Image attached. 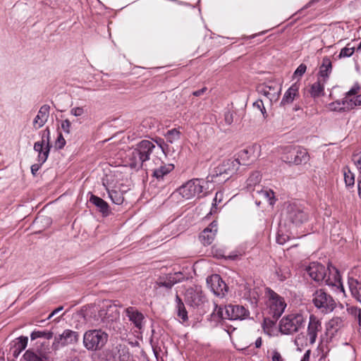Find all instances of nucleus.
<instances>
[{
  "label": "nucleus",
  "instance_id": "c03bdc74",
  "mask_svg": "<svg viewBox=\"0 0 361 361\" xmlns=\"http://www.w3.org/2000/svg\"><path fill=\"white\" fill-rule=\"evenodd\" d=\"M178 316L183 320V322H187L188 319V312L185 305L176 307Z\"/></svg>",
  "mask_w": 361,
  "mask_h": 361
},
{
  "label": "nucleus",
  "instance_id": "6e6552de",
  "mask_svg": "<svg viewBox=\"0 0 361 361\" xmlns=\"http://www.w3.org/2000/svg\"><path fill=\"white\" fill-rule=\"evenodd\" d=\"M305 317L301 313H292L283 317L279 322V331L281 334L291 335L304 327Z\"/></svg>",
  "mask_w": 361,
  "mask_h": 361
},
{
  "label": "nucleus",
  "instance_id": "b1692460",
  "mask_svg": "<svg viewBox=\"0 0 361 361\" xmlns=\"http://www.w3.org/2000/svg\"><path fill=\"white\" fill-rule=\"evenodd\" d=\"M102 184L106 190L109 197L113 203L118 205L123 204L124 200L123 193L120 190L110 189L109 185V178L107 176L102 179Z\"/></svg>",
  "mask_w": 361,
  "mask_h": 361
},
{
  "label": "nucleus",
  "instance_id": "393cba45",
  "mask_svg": "<svg viewBox=\"0 0 361 361\" xmlns=\"http://www.w3.org/2000/svg\"><path fill=\"white\" fill-rule=\"evenodd\" d=\"M299 87L300 85L298 83L293 84L285 92L281 101V105L286 106L287 104H292L293 102L299 97Z\"/></svg>",
  "mask_w": 361,
  "mask_h": 361
},
{
  "label": "nucleus",
  "instance_id": "e433bc0d",
  "mask_svg": "<svg viewBox=\"0 0 361 361\" xmlns=\"http://www.w3.org/2000/svg\"><path fill=\"white\" fill-rule=\"evenodd\" d=\"M53 332L48 331H34L31 333L30 338L32 341L38 338H44L46 339H51L53 337Z\"/></svg>",
  "mask_w": 361,
  "mask_h": 361
},
{
  "label": "nucleus",
  "instance_id": "c9c22d12",
  "mask_svg": "<svg viewBox=\"0 0 361 361\" xmlns=\"http://www.w3.org/2000/svg\"><path fill=\"white\" fill-rule=\"evenodd\" d=\"M343 105H346L348 109H353L356 106L361 105V94L357 95L353 99L343 98L342 99Z\"/></svg>",
  "mask_w": 361,
  "mask_h": 361
},
{
  "label": "nucleus",
  "instance_id": "dca6fc26",
  "mask_svg": "<svg viewBox=\"0 0 361 361\" xmlns=\"http://www.w3.org/2000/svg\"><path fill=\"white\" fill-rule=\"evenodd\" d=\"M322 329L321 321L314 315L310 316L309 323L307 329L306 340L309 344L312 345L315 343L318 333L321 332Z\"/></svg>",
  "mask_w": 361,
  "mask_h": 361
},
{
  "label": "nucleus",
  "instance_id": "79ce46f5",
  "mask_svg": "<svg viewBox=\"0 0 361 361\" xmlns=\"http://www.w3.org/2000/svg\"><path fill=\"white\" fill-rule=\"evenodd\" d=\"M329 109L331 111H344L347 107L346 105H343L342 101H336L329 104Z\"/></svg>",
  "mask_w": 361,
  "mask_h": 361
},
{
  "label": "nucleus",
  "instance_id": "052dcab7",
  "mask_svg": "<svg viewBox=\"0 0 361 361\" xmlns=\"http://www.w3.org/2000/svg\"><path fill=\"white\" fill-rule=\"evenodd\" d=\"M176 307L185 305L183 302L182 301V299L179 297V295L178 294L176 295Z\"/></svg>",
  "mask_w": 361,
  "mask_h": 361
},
{
  "label": "nucleus",
  "instance_id": "72a5a7b5",
  "mask_svg": "<svg viewBox=\"0 0 361 361\" xmlns=\"http://www.w3.org/2000/svg\"><path fill=\"white\" fill-rule=\"evenodd\" d=\"M25 361H45L47 357L41 352H35L32 350H27L23 355Z\"/></svg>",
  "mask_w": 361,
  "mask_h": 361
},
{
  "label": "nucleus",
  "instance_id": "a18cd8bd",
  "mask_svg": "<svg viewBox=\"0 0 361 361\" xmlns=\"http://www.w3.org/2000/svg\"><path fill=\"white\" fill-rule=\"evenodd\" d=\"M347 312L348 314H351L356 319L357 321L359 320L360 315L361 316V309L357 307L350 306L347 308Z\"/></svg>",
  "mask_w": 361,
  "mask_h": 361
},
{
  "label": "nucleus",
  "instance_id": "774afa93",
  "mask_svg": "<svg viewBox=\"0 0 361 361\" xmlns=\"http://www.w3.org/2000/svg\"><path fill=\"white\" fill-rule=\"evenodd\" d=\"M67 361H80L78 357H73L70 360H68Z\"/></svg>",
  "mask_w": 361,
  "mask_h": 361
},
{
  "label": "nucleus",
  "instance_id": "c85d7f7f",
  "mask_svg": "<svg viewBox=\"0 0 361 361\" xmlns=\"http://www.w3.org/2000/svg\"><path fill=\"white\" fill-rule=\"evenodd\" d=\"M177 274H169L166 277H160L157 281V286L158 287H164L168 290L171 288L177 283L180 282V280L176 279Z\"/></svg>",
  "mask_w": 361,
  "mask_h": 361
},
{
  "label": "nucleus",
  "instance_id": "603ef678",
  "mask_svg": "<svg viewBox=\"0 0 361 361\" xmlns=\"http://www.w3.org/2000/svg\"><path fill=\"white\" fill-rule=\"evenodd\" d=\"M156 143L158 145V147H156V152L158 153L159 151L161 152L162 153H164V141L161 138H157L155 140Z\"/></svg>",
  "mask_w": 361,
  "mask_h": 361
},
{
  "label": "nucleus",
  "instance_id": "6e6d98bb",
  "mask_svg": "<svg viewBox=\"0 0 361 361\" xmlns=\"http://www.w3.org/2000/svg\"><path fill=\"white\" fill-rule=\"evenodd\" d=\"M360 90V87L358 85H355L353 86L347 93L345 98L348 99L349 97L355 95L358 90Z\"/></svg>",
  "mask_w": 361,
  "mask_h": 361
},
{
  "label": "nucleus",
  "instance_id": "4d7b16f0",
  "mask_svg": "<svg viewBox=\"0 0 361 361\" xmlns=\"http://www.w3.org/2000/svg\"><path fill=\"white\" fill-rule=\"evenodd\" d=\"M353 160L359 170V175H361V154L360 156H354Z\"/></svg>",
  "mask_w": 361,
  "mask_h": 361
},
{
  "label": "nucleus",
  "instance_id": "aec40b11",
  "mask_svg": "<svg viewBox=\"0 0 361 361\" xmlns=\"http://www.w3.org/2000/svg\"><path fill=\"white\" fill-rule=\"evenodd\" d=\"M343 320L341 317H334L326 325L325 336L326 342H330L343 326Z\"/></svg>",
  "mask_w": 361,
  "mask_h": 361
},
{
  "label": "nucleus",
  "instance_id": "5fc2aeb1",
  "mask_svg": "<svg viewBox=\"0 0 361 361\" xmlns=\"http://www.w3.org/2000/svg\"><path fill=\"white\" fill-rule=\"evenodd\" d=\"M71 114L75 116H80L84 114L82 107H74L71 109Z\"/></svg>",
  "mask_w": 361,
  "mask_h": 361
},
{
  "label": "nucleus",
  "instance_id": "680f3d73",
  "mask_svg": "<svg viewBox=\"0 0 361 361\" xmlns=\"http://www.w3.org/2000/svg\"><path fill=\"white\" fill-rule=\"evenodd\" d=\"M310 353H311L310 350H307L305 353V354H304L301 361H309L310 360Z\"/></svg>",
  "mask_w": 361,
  "mask_h": 361
},
{
  "label": "nucleus",
  "instance_id": "4468645a",
  "mask_svg": "<svg viewBox=\"0 0 361 361\" xmlns=\"http://www.w3.org/2000/svg\"><path fill=\"white\" fill-rule=\"evenodd\" d=\"M202 179H192L178 189V193L185 200L194 197L203 191Z\"/></svg>",
  "mask_w": 361,
  "mask_h": 361
},
{
  "label": "nucleus",
  "instance_id": "9d476101",
  "mask_svg": "<svg viewBox=\"0 0 361 361\" xmlns=\"http://www.w3.org/2000/svg\"><path fill=\"white\" fill-rule=\"evenodd\" d=\"M281 159L289 164L300 165L306 164L309 161L310 156L305 149L290 146L286 148V152Z\"/></svg>",
  "mask_w": 361,
  "mask_h": 361
},
{
  "label": "nucleus",
  "instance_id": "bf43d9fd",
  "mask_svg": "<svg viewBox=\"0 0 361 361\" xmlns=\"http://www.w3.org/2000/svg\"><path fill=\"white\" fill-rule=\"evenodd\" d=\"M207 90V88L206 87H202V89L200 90H196V91H194L192 92V95L195 96V97H200L201 96L202 94H203Z\"/></svg>",
  "mask_w": 361,
  "mask_h": 361
},
{
  "label": "nucleus",
  "instance_id": "e2e57ef3",
  "mask_svg": "<svg viewBox=\"0 0 361 361\" xmlns=\"http://www.w3.org/2000/svg\"><path fill=\"white\" fill-rule=\"evenodd\" d=\"M63 306H60L59 307H57L56 309H55L48 317V319H50L51 318L54 314H57L58 312H59L60 311H61L63 310Z\"/></svg>",
  "mask_w": 361,
  "mask_h": 361
},
{
  "label": "nucleus",
  "instance_id": "bb28decb",
  "mask_svg": "<svg viewBox=\"0 0 361 361\" xmlns=\"http://www.w3.org/2000/svg\"><path fill=\"white\" fill-rule=\"evenodd\" d=\"M157 160L159 162H161V164L157 168L152 169V176L154 177L157 180H161L164 179L165 176L168 175L173 170L174 166L173 164H164L159 159H157Z\"/></svg>",
  "mask_w": 361,
  "mask_h": 361
},
{
  "label": "nucleus",
  "instance_id": "39448f33",
  "mask_svg": "<svg viewBox=\"0 0 361 361\" xmlns=\"http://www.w3.org/2000/svg\"><path fill=\"white\" fill-rule=\"evenodd\" d=\"M240 165L238 159L225 160L214 169L212 173L207 177V181H214V179L217 178H222L219 180V181H226L237 172Z\"/></svg>",
  "mask_w": 361,
  "mask_h": 361
},
{
  "label": "nucleus",
  "instance_id": "37998d69",
  "mask_svg": "<svg viewBox=\"0 0 361 361\" xmlns=\"http://www.w3.org/2000/svg\"><path fill=\"white\" fill-rule=\"evenodd\" d=\"M355 51V48L353 47H349V44H348L347 47L343 48L339 54L338 57L343 58V57H350L351 56Z\"/></svg>",
  "mask_w": 361,
  "mask_h": 361
},
{
  "label": "nucleus",
  "instance_id": "f8f14e48",
  "mask_svg": "<svg viewBox=\"0 0 361 361\" xmlns=\"http://www.w3.org/2000/svg\"><path fill=\"white\" fill-rule=\"evenodd\" d=\"M119 312L116 305L110 302H103L97 314V320L100 319L104 326H108L111 323L119 319Z\"/></svg>",
  "mask_w": 361,
  "mask_h": 361
},
{
  "label": "nucleus",
  "instance_id": "f3484780",
  "mask_svg": "<svg viewBox=\"0 0 361 361\" xmlns=\"http://www.w3.org/2000/svg\"><path fill=\"white\" fill-rule=\"evenodd\" d=\"M207 283L211 290L216 296L224 297L228 291L227 285L218 274H214L207 278Z\"/></svg>",
  "mask_w": 361,
  "mask_h": 361
},
{
  "label": "nucleus",
  "instance_id": "a19ab883",
  "mask_svg": "<svg viewBox=\"0 0 361 361\" xmlns=\"http://www.w3.org/2000/svg\"><path fill=\"white\" fill-rule=\"evenodd\" d=\"M252 152V149H242L240 150L239 152H238V157L237 159H241L243 163L242 164L243 165H247L248 164L245 163V161L246 160H248L249 158H250V154Z\"/></svg>",
  "mask_w": 361,
  "mask_h": 361
},
{
  "label": "nucleus",
  "instance_id": "338daca9",
  "mask_svg": "<svg viewBox=\"0 0 361 361\" xmlns=\"http://www.w3.org/2000/svg\"><path fill=\"white\" fill-rule=\"evenodd\" d=\"M129 355H123L119 356L120 361H127L126 358H128Z\"/></svg>",
  "mask_w": 361,
  "mask_h": 361
},
{
  "label": "nucleus",
  "instance_id": "4be33fe9",
  "mask_svg": "<svg viewBox=\"0 0 361 361\" xmlns=\"http://www.w3.org/2000/svg\"><path fill=\"white\" fill-rule=\"evenodd\" d=\"M28 338L27 336H20L14 340L9 349V354L13 357L17 358L20 353L25 349L27 345Z\"/></svg>",
  "mask_w": 361,
  "mask_h": 361
},
{
  "label": "nucleus",
  "instance_id": "5701e85b",
  "mask_svg": "<svg viewBox=\"0 0 361 361\" xmlns=\"http://www.w3.org/2000/svg\"><path fill=\"white\" fill-rule=\"evenodd\" d=\"M50 106L48 104L42 105L37 115L33 120V127L35 129L42 128L47 121L49 116Z\"/></svg>",
  "mask_w": 361,
  "mask_h": 361
},
{
  "label": "nucleus",
  "instance_id": "9b49d317",
  "mask_svg": "<svg viewBox=\"0 0 361 361\" xmlns=\"http://www.w3.org/2000/svg\"><path fill=\"white\" fill-rule=\"evenodd\" d=\"M79 340L80 334L78 331L65 329L61 334L54 337L52 348L54 350H58L59 348L74 345L78 343Z\"/></svg>",
  "mask_w": 361,
  "mask_h": 361
},
{
  "label": "nucleus",
  "instance_id": "f704fd0d",
  "mask_svg": "<svg viewBox=\"0 0 361 361\" xmlns=\"http://www.w3.org/2000/svg\"><path fill=\"white\" fill-rule=\"evenodd\" d=\"M324 83L319 79L317 82H314L311 85L310 93L312 97L317 98L324 95Z\"/></svg>",
  "mask_w": 361,
  "mask_h": 361
},
{
  "label": "nucleus",
  "instance_id": "473e14b6",
  "mask_svg": "<svg viewBox=\"0 0 361 361\" xmlns=\"http://www.w3.org/2000/svg\"><path fill=\"white\" fill-rule=\"evenodd\" d=\"M348 285L353 298L361 303V283L357 279H350L348 280Z\"/></svg>",
  "mask_w": 361,
  "mask_h": 361
},
{
  "label": "nucleus",
  "instance_id": "3c124183",
  "mask_svg": "<svg viewBox=\"0 0 361 361\" xmlns=\"http://www.w3.org/2000/svg\"><path fill=\"white\" fill-rule=\"evenodd\" d=\"M71 123L68 119H66L61 122V128L66 133L69 134L71 133Z\"/></svg>",
  "mask_w": 361,
  "mask_h": 361
},
{
  "label": "nucleus",
  "instance_id": "ea45409f",
  "mask_svg": "<svg viewBox=\"0 0 361 361\" xmlns=\"http://www.w3.org/2000/svg\"><path fill=\"white\" fill-rule=\"evenodd\" d=\"M344 181L347 187H352L355 183V176L348 170V172L344 171Z\"/></svg>",
  "mask_w": 361,
  "mask_h": 361
},
{
  "label": "nucleus",
  "instance_id": "412c9836",
  "mask_svg": "<svg viewBox=\"0 0 361 361\" xmlns=\"http://www.w3.org/2000/svg\"><path fill=\"white\" fill-rule=\"evenodd\" d=\"M126 314L129 321H130L135 327L140 329L143 326V320L145 319L142 312H139L134 307H129L125 310Z\"/></svg>",
  "mask_w": 361,
  "mask_h": 361
},
{
  "label": "nucleus",
  "instance_id": "58836bf2",
  "mask_svg": "<svg viewBox=\"0 0 361 361\" xmlns=\"http://www.w3.org/2000/svg\"><path fill=\"white\" fill-rule=\"evenodd\" d=\"M276 274L279 281H284L287 279L290 278V271L287 267L279 268L276 271Z\"/></svg>",
  "mask_w": 361,
  "mask_h": 361
},
{
  "label": "nucleus",
  "instance_id": "ddd939ff",
  "mask_svg": "<svg viewBox=\"0 0 361 361\" xmlns=\"http://www.w3.org/2000/svg\"><path fill=\"white\" fill-rule=\"evenodd\" d=\"M286 221L295 226H300L309 219V214L303 208L296 204H289L286 207Z\"/></svg>",
  "mask_w": 361,
  "mask_h": 361
},
{
  "label": "nucleus",
  "instance_id": "2eb2a0df",
  "mask_svg": "<svg viewBox=\"0 0 361 361\" xmlns=\"http://www.w3.org/2000/svg\"><path fill=\"white\" fill-rule=\"evenodd\" d=\"M281 90V87L280 84L273 81L260 84L257 87L258 93L266 97L271 103L279 99Z\"/></svg>",
  "mask_w": 361,
  "mask_h": 361
},
{
  "label": "nucleus",
  "instance_id": "de8ad7c7",
  "mask_svg": "<svg viewBox=\"0 0 361 361\" xmlns=\"http://www.w3.org/2000/svg\"><path fill=\"white\" fill-rule=\"evenodd\" d=\"M307 70V66L304 63H301L297 69L295 71L293 75L297 78H301L302 75L305 73Z\"/></svg>",
  "mask_w": 361,
  "mask_h": 361
},
{
  "label": "nucleus",
  "instance_id": "0e129e2a",
  "mask_svg": "<svg viewBox=\"0 0 361 361\" xmlns=\"http://www.w3.org/2000/svg\"><path fill=\"white\" fill-rule=\"evenodd\" d=\"M357 188H358V195L361 198V175H359L357 178Z\"/></svg>",
  "mask_w": 361,
  "mask_h": 361
},
{
  "label": "nucleus",
  "instance_id": "69168bd1",
  "mask_svg": "<svg viewBox=\"0 0 361 361\" xmlns=\"http://www.w3.org/2000/svg\"><path fill=\"white\" fill-rule=\"evenodd\" d=\"M262 340L261 337L257 338V339L255 341V347L259 348L262 346Z\"/></svg>",
  "mask_w": 361,
  "mask_h": 361
},
{
  "label": "nucleus",
  "instance_id": "8fccbe9b",
  "mask_svg": "<svg viewBox=\"0 0 361 361\" xmlns=\"http://www.w3.org/2000/svg\"><path fill=\"white\" fill-rule=\"evenodd\" d=\"M65 145H66V140L63 138L62 134L59 133V135L56 140L55 146L56 148L61 149L65 146Z\"/></svg>",
  "mask_w": 361,
  "mask_h": 361
},
{
  "label": "nucleus",
  "instance_id": "f03ea898",
  "mask_svg": "<svg viewBox=\"0 0 361 361\" xmlns=\"http://www.w3.org/2000/svg\"><path fill=\"white\" fill-rule=\"evenodd\" d=\"M154 152H156V146L152 142L147 140L140 141L132 152L130 166L132 168L142 167L143 164L150 159V155Z\"/></svg>",
  "mask_w": 361,
  "mask_h": 361
},
{
  "label": "nucleus",
  "instance_id": "a878e982",
  "mask_svg": "<svg viewBox=\"0 0 361 361\" xmlns=\"http://www.w3.org/2000/svg\"><path fill=\"white\" fill-rule=\"evenodd\" d=\"M324 283L329 286H336L338 284H341V277L338 270L331 265L328 266V271L326 277L325 278Z\"/></svg>",
  "mask_w": 361,
  "mask_h": 361
},
{
  "label": "nucleus",
  "instance_id": "6ab92c4d",
  "mask_svg": "<svg viewBox=\"0 0 361 361\" xmlns=\"http://www.w3.org/2000/svg\"><path fill=\"white\" fill-rule=\"evenodd\" d=\"M217 222L213 221L208 227L204 228L200 233L199 238L204 245H209L212 243L217 233Z\"/></svg>",
  "mask_w": 361,
  "mask_h": 361
},
{
  "label": "nucleus",
  "instance_id": "cd10ccee",
  "mask_svg": "<svg viewBox=\"0 0 361 361\" xmlns=\"http://www.w3.org/2000/svg\"><path fill=\"white\" fill-rule=\"evenodd\" d=\"M332 71V63L331 59L328 56H324L322 59L321 66H319V75L322 78V81L326 82Z\"/></svg>",
  "mask_w": 361,
  "mask_h": 361
},
{
  "label": "nucleus",
  "instance_id": "864d4df0",
  "mask_svg": "<svg viewBox=\"0 0 361 361\" xmlns=\"http://www.w3.org/2000/svg\"><path fill=\"white\" fill-rule=\"evenodd\" d=\"M224 120L228 125H231L233 122V114L230 111L225 112Z\"/></svg>",
  "mask_w": 361,
  "mask_h": 361
},
{
  "label": "nucleus",
  "instance_id": "423d86ee",
  "mask_svg": "<svg viewBox=\"0 0 361 361\" xmlns=\"http://www.w3.org/2000/svg\"><path fill=\"white\" fill-rule=\"evenodd\" d=\"M265 295L267 298V313L274 322L282 315L287 305L284 298L270 288H266Z\"/></svg>",
  "mask_w": 361,
  "mask_h": 361
},
{
  "label": "nucleus",
  "instance_id": "20e7f679",
  "mask_svg": "<svg viewBox=\"0 0 361 361\" xmlns=\"http://www.w3.org/2000/svg\"><path fill=\"white\" fill-rule=\"evenodd\" d=\"M109 335L104 331L90 329L83 334L82 343L88 351H98L102 350L108 341Z\"/></svg>",
  "mask_w": 361,
  "mask_h": 361
},
{
  "label": "nucleus",
  "instance_id": "f257e3e1",
  "mask_svg": "<svg viewBox=\"0 0 361 361\" xmlns=\"http://www.w3.org/2000/svg\"><path fill=\"white\" fill-rule=\"evenodd\" d=\"M184 300L187 305L203 315L209 310L210 303L204 293L202 287L194 286L186 289L184 294Z\"/></svg>",
  "mask_w": 361,
  "mask_h": 361
},
{
  "label": "nucleus",
  "instance_id": "2f4dec72",
  "mask_svg": "<svg viewBox=\"0 0 361 361\" xmlns=\"http://www.w3.org/2000/svg\"><path fill=\"white\" fill-rule=\"evenodd\" d=\"M261 179L262 176L259 171L253 172L246 181L247 190L253 192V188H260L261 185H259V183Z\"/></svg>",
  "mask_w": 361,
  "mask_h": 361
},
{
  "label": "nucleus",
  "instance_id": "49530a36",
  "mask_svg": "<svg viewBox=\"0 0 361 361\" xmlns=\"http://www.w3.org/2000/svg\"><path fill=\"white\" fill-rule=\"evenodd\" d=\"M281 232V231H278L276 240L277 243L280 245H283L290 239V237L289 235L282 233Z\"/></svg>",
  "mask_w": 361,
  "mask_h": 361
},
{
  "label": "nucleus",
  "instance_id": "0eeeda50",
  "mask_svg": "<svg viewBox=\"0 0 361 361\" xmlns=\"http://www.w3.org/2000/svg\"><path fill=\"white\" fill-rule=\"evenodd\" d=\"M214 311L212 316L215 317L216 315L219 319H245L249 316V311L242 305H229L224 307H219L214 303Z\"/></svg>",
  "mask_w": 361,
  "mask_h": 361
},
{
  "label": "nucleus",
  "instance_id": "09e8293b",
  "mask_svg": "<svg viewBox=\"0 0 361 361\" xmlns=\"http://www.w3.org/2000/svg\"><path fill=\"white\" fill-rule=\"evenodd\" d=\"M253 106L255 107H256L257 109H258L262 112V114H263L264 117L267 116V111H266L265 107L264 106V102H263V101L262 99L257 100L253 104Z\"/></svg>",
  "mask_w": 361,
  "mask_h": 361
},
{
  "label": "nucleus",
  "instance_id": "4c0bfd02",
  "mask_svg": "<svg viewBox=\"0 0 361 361\" xmlns=\"http://www.w3.org/2000/svg\"><path fill=\"white\" fill-rule=\"evenodd\" d=\"M165 137L167 142L173 143L180 138V132L176 128L169 130L166 133Z\"/></svg>",
  "mask_w": 361,
  "mask_h": 361
},
{
  "label": "nucleus",
  "instance_id": "7ed1b4c3",
  "mask_svg": "<svg viewBox=\"0 0 361 361\" xmlns=\"http://www.w3.org/2000/svg\"><path fill=\"white\" fill-rule=\"evenodd\" d=\"M51 145L50 143V130L48 128L42 131V140L34 144V150L38 152V164L31 166V172L33 175L39 170L42 165L47 161Z\"/></svg>",
  "mask_w": 361,
  "mask_h": 361
},
{
  "label": "nucleus",
  "instance_id": "1a4fd4ad",
  "mask_svg": "<svg viewBox=\"0 0 361 361\" xmlns=\"http://www.w3.org/2000/svg\"><path fill=\"white\" fill-rule=\"evenodd\" d=\"M312 301L314 305L324 314L332 312L336 305L333 297L322 288L317 290L313 293Z\"/></svg>",
  "mask_w": 361,
  "mask_h": 361
},
{
  "label": "nucleus",
  "instance_id": "7c9ffc66",
  "mask_svg": "<svg viewBox=\"0 0 361 361\" xmlns=\"http://www.w3.org/2000/svg\"><path fill=\"white\" fill-rule=\"evenodd\" d=\"M258 194L259 196L262 197L265 200H267L270 205H274L275 203V197L274 192L271 189H264L262 187L259 189L253 188V194Z\"/></svg>",
  "mask_w": 361,
  "mask_h": 361
},
{
  "label": "nucleus",
  "instance_id": "c756f323",
  "mask_svg": "<svg viewBox=\"0 0 361 361\" xmlns=\"http://www.w3.org/2000/svg\"><path fill=\"white\" fill-rule=\"evenodd\" d=\"M90 202L94 204L104 216H106L109 214V206L108 203L105 202L103 199L96 195H92L90 199Z\"/></svg>",
  "mask_w": 361,
  "mask_h": 361
},
{
  "label": "nucleus",
  "instance_id": "a211bd4d",
  "mask_svg": "<svg viewBox=\"0 0 361 361\" xmlns=\"http://www.w3.org/2000/svg\"><path fill=\"white\" fill-rule=\"evenodd\" d=\"M307 274L316 282L324 283L328 271L323 264L319 262H312L306 269Z\"/></svg>",
  "mask_w": 361,
  "mask_h": 361
},
{
  "label": "nucleus",
  "instance_id": "13d9d810",
  "mask_svg": "<svg viewBox=\"0 0 361 361\" xmlns=\"http://www.w3.org/2000/svg\"><path fill=\"white\" fill-rule=\"evenodd\" d=\"M271 359L272 361H283V358L281 354L276 350H274L273 351V355Z\"/></svg>",
  "mask_w": 361,
  "mask_h": 361
}]
</instances>
